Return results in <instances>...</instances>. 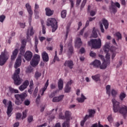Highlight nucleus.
I'll return each mask as SVG.
<instances>
[{"instance_id": "f257e3e1", "label": "nucleus", "mask_w": 127, "mask_h": 127, "mask_svg": "<svg viewBox=\"0 0 127 127\" xmlns=\"http://www.w3.org/2000/svg\"><path fill=\"white\" fill-rule=\"evenodd\" d=\"M113 105V111L114 113H120L123 115L124 119H126L127 115V106L124 105L122 107H120V102L116 101V99H112Z\"/></svg>"}, {"instance_id": "f03ea898", "label": "nucleus", "mask_w": 127, "mask_h": 127, "mask_svg": "<svg viewBox=\"0 0 127 127\" xmlns=\"http://www.w3.org/2000/svg\"><path fill=\"white\" fill-rule=\"evenodd\" d=\"M71 117V113L68 111H65V116L62 115V114H60L59 118L62 120H66L63 124V127H70V118Z\"/></svg>"}, {"instance_id": "7ed1b4c3", "label": "nucleus", "mask_w": 127, "mask_h": 127, "mask_svg": "<svg viewBox=\"0 0 127 127\" xmlns=\"http://www.w3.org/2000/svg\"><path fill=\"white\" fill-rule=\"evenodd\" d=\"M88 44L93 49H99L102 46V41L101 39H91L88 42Z\"/></svg>"}, {"instance_id": "20e7f679", "label": "nucleus", "mask_w": 127, "mask_h": 127, "mask_svg": "<svg viewBox=\"0 0 127 127\" xmlns=\"http://www.w3.org/2000/svg\"><path fill=\"white\" fill-rule=\"evenodd\" d=\"M103 50L105 53H107L105 57L106 60H105V59L104 58V56L102 55H100L99 56V57H100V58H101L102 60H104V61H105V62H106L107 63H110V59L111 58V56L110 55V54L108 53L109 51H110V45H109V44L106 43L105 45Z\"/></svg>"}, {"instance_id": "39448f33", "label": "nucleus", "mask_w": 127, "mask_h": 127, "mask_svg": "<svg viewBox=\"0 0 127 127\" xmlns=\"http://www.w3.org/2000/svg\"><path fill=\"white\" fill-rule=\"evenodd\" d=\"M14 97L16 99L15 101V105L19 106L25 100V98L27 97V94L26 93H23L21 94H15Z\"/></svg>"}, {"instance_id": "423d86ee", "label": "nucleus", "mask_w": 127, "mask_h": 127, "mask_svg": "<svg viewBox=\"0 0 127 127\" xmlns=\"http://www.w3.org/2000/svg\"><path fill=\"white\" fill-rule=\"evenodd\" d=\"M47 26H51L52 29V32H55L58 28V25L57 24V21L55 18H49L47 21Z\"/></svg>"}, {"instance_id": "0eeeda50", "label": "nucleus", "mask_w": 127, "mask_h": 127, "mask_svg": "<svg viewBox=\"0 0 127 127\" xmlns=\"http://www.w3.org/2000/svg\"><path fill=\"white\" fill-rule=\"evenodd\" d=\"M20 73V68L17 69L13 77V80H14V84L16 86H19L21 84L22 79L19 77V73Z\"/></svg>"}, {"instance_id": "6e6552de", "label": "nucleus", "mask_w": 127, "mask_h": 127, "mask_svg": "<svg viewBox=\"0 0 127 127\" xmlns=\"http://www.w3.org/2000/svg\"><path fill=\"white\" fill-rule=\"evenodd\" d=\"M40 61V56L37 54H35L30 62V64L32 67H36V65L39 64Z\"/></svg>"}, {"instance_id": "1a4fd4ad", "label": "nucleus", "mask_w": 127, "mask_h": 127, "mask_svg": "<svg viewBox=\"0 0 127 127\" xmlns=\"http://www.w3.org/2000/svg\"><path fill=\"white\" fill-rule=\"evenodd\" d=\"M8 58H9V56L8 55L2 52L0 55V66H3L6 63V61L8 60Z\"/></svg>"}, {"instance_id": "9d476101", "label": "nucleus", "mask_w": 127, "mask_h": 127, "mask_svg": "<svg viewBox=\"0 0 127 127\" xmlns=\"http://www.w3.org/2000/svg\"><path fill=\"white\" fill-rule=\"evenodd\" d=\"M117 7H118V8H120V7H121V4H120V3L118 2H116L115 3L114 2V1H111V5L109 7L110 9L112 10V11H113L114 13H116V12L118 11Z\"/></svg>"}, {"instance_id": "9b49d317", "label": "nucleus", "mask_w": 127, "mask_h": 127, "mask_svg": "<svg viewBox=\"0 0 127 127\" xmlns=\"http://www.w3.org/2000/svg\"><path fill=\"white\" fill-rule=\"evenodd\" d=\"M32 52L29 51H27L24 54V58L27 61H30L32 59Z\"/></svg>"}, {"instance_id": "f8f14e48", "label": "nucleus", "mask_w": 127, "mask_h": 127, "mask_svg": "<svg viewBox=\"0 0 127 127\" xmlns=\"http://www.w3.org/2000/svg\"><path fill=\"white\" fill-rule=\"evenodd\" d=\"M29 85V81H28V80H26L23 84L19 86V90L20 91H24L26 88H27V86Z\"/></svg>"}, {"instance_id": "ddd939ff", "label": "nucleus", "mask_w": 127, "mask_h": 127, "mask_svg": "<svg viewBox=\"0 0 127 127\" xmlns=\"http://www.w3.org/2000/svg\"><path fill=\"white\" fill-rule=\"evenodd\" d=\"M12 109V103L11 101H9L8 103V106L7 109V115L9 117L11 116V113L13 111Z\"/></svg>"}, {"instance_id": "4468645a", "label": "nucleus", "mask_w": 127, "mask_h": 127, "mask_svg": "<svg viewBox=\"0 0 127 127\" xmlns=\"http://www.w3.org/2000/svg\"><path fill=\"white\" fill-rule=\"evenodd\" d=\"M90 65L93 66L94 68H100V66H101V61L95 60L94 61L91 63Z\"/></svg>"}, {"instance_id": "2eb2a0df", "label": "nucleus", "mask_w": 127, "mask_h": 127, "mask_svg": "<svg viewBox=\"0 0 127 127\" xmlns=\"http://www.w3.org/2000/svg\"><path fill=\"white\" fill-rule=\"evenodd\" d=\"M42 58L44 62H48L49 61V56L46 52H43L42 53Z\"/></svg>"}, {"instance_id": "dca6fc26", "label": "nucleus", "mask_w": 127, "mask_h": 127, "mask_svg": "<svg viewBox=\"0 0 127 127\" xmlns=\"http://www.w3.org/2000/svg\"><path fill=\"white\" fill-rule=\"evenodd\" d=\"M65 67H68L69 69H73L74 64L72 61H66L64 64Z\"/></svg>"}, {"instance_id": "f3484780", "label": "nucleus", "mask_w": 127, "mask_h": 127, "mask_svg": "<svg viewBox=\"0 0 127 127\" xmlns=\"http://www.w3.org/2000/svg\"><path fill=\"white\" fill-rule=\"evenodd\" d=\"M64 97V95H60L59 97H55L53 98L52 102L53 103H58L60 101H62Z\"/></svg>"}, {"instance_id": "a211bd4d", "label": "nucleus", "mask_w": 127, "mask_h": 127, "mask_svg": "<svg viewBox=\"0 0 127 127\" xmlns=\"http://www.w3.org/2000/svg\"><path fill=\"white\" fill-rule=\"evenodd\" d=\"M20 65H21V57H18L16 59L14 64V67L15 69H17L18 67L20 66Z\"/></svg>"}, {"instance_id": "6ab92c4d", "label": "nucleus", "mask_w": 127, "mask_h": 127, "mask_svg": "<svg viewBox=\"0 0 127 127\" xmlns=\"http://www.w3.org/2000/svg\"><path fill=\"white\" fill-rule=\"evenodd\" d=\"M25 7L27 8V10L29 14V15H32L33 14V12L32 11V9H31V6L28 3L25 4Z\"/></svg>"}, {"instance_id": "aec40b11", "label": "nucleus", "mask_w": 127, "mask_h": 127, "mask_svg": "<svg viewBox=\"0 0 127 127\" xmlns=\"http://www.w3.org/2000/svg\"><path fill=\"white\" fill-rule=\"evenodd\" d=\"M64 85V83L63 82V80L62 78H60L59 80V82L58 83V88L60 90H63V86Z\"/></svg>"}, {"instance_id": "412c9836", "label": "nucleus", "mask_w": 127, "mask_h": 127, "mask_svg": "<svg viewBox=\"0 0 127 127\" xmlns=\"http://www.w3.org/2000/svg\"><path fill=\"white\" fill-rule=\"evenodd\" d=\"M18 53V50L17 49H15L12 53V55L11 57V60H14L16 58L17 54Z\"/></svg>"}, {"instance_id": "4be33fe9", "label": "nucleus", "mask_w": 127, "mask_h": 127, "mask_svg": "<svg viewBox=\"0 0 127 127\" xmlns=\"http://www.w3.org/2000/svg\"><path fill=\"white\" fill-rule=\"evenodd\" d=\"M46 14L47 16H51L53 14V11L51 10L49 8H46Z\"/></svg>"}, {"instance_id": "5701e85b", "label": "nucleus", "mask_w": 127, "mask_h": 127, "mask_svg": "<svg viewBox=\"0 0 127 127\" xmlns=\"http://www.w3.org/2000/svg\"><path fill=\"white\" fill-rule=\"evenodd\" d=\"M108 64H110V63H107L106 62V61H104V62L102 64H100L99 68L100 69H106L108 66Z\"/></svg>"}, {"instance_id": "b1692460", "label": "nucleus", "mask_w": 127, "mask_h": 127, "mask_svg": "<svg viewBox=\"0 0 127 127\" xmlns=\"http://www.w3.org/2000/svg\"><path fill=\"white\" fill-rule=\"evenodd\" d=\"M86 97H85V96L83 94H81V98H77L76 99L77 101H78V103H83L84 102L85 100H86Z\"/></svg>"}, {"instance_id": "393cba45", "label": "nucleus", "mask_w": 127, "mask_h": 127, "mask_svg": "<svg viewBox=\"0 0 127 127\" xmlns=\"http://www.w3.org/2000/svg\"><path fill=\"white\" fill-rule=\"evenodd\" d=\"M102 23L104 25L105 29H108L109 28V22L106 19H102Z\"/></svg>"}, {"instance_id": "a878e982", "label": "nucleus", "mask_w": 127, "mask_h": 127, "mask_svg": "<svg viewBox=\"0 0 127 127\" xmlns=\"http://www.w3.org/2000/svg\"><path fill=\"white\" fill-rule=\"evenodd\" d=\"M88 112L89 113V116L90 118H93L94 116H95V114H96V111L92 109H88Z\"/></svg>"}, {"instance_id": "bb28decb", "label": "nucleus", "mask_w": 127, "mask_h": 127, "mask_svg": "<svg viewBox=\"0 0 127 127\" xmlns=\"http://www.w3.org/2000/svg\"><path fill=\"white\" fill-rule=\"evenodd\" d=\"M9 90L11 94H18L19 93L18 90L15 89L11 87H9Z\"/></svg>"}, {"instance_id": "cd10ccee", "label": "nucleus", "mask_w": 127, "mask_h": 127, "mask_svg": "<svg viewBox=\"0 0 127 127\" xmlns=\"http://www.w3.org/2000/svg\"><path fill=\"white\" fill-rule=\"evenodd\" d=\"M41 72H39L38 71H36L34 75V77L35 78L36 80H38L40 77H41Z\"/></svg>"}, {"instance_id": "c85d7f7f", "label": "nucleus", "mask_w": 127, "mask_h": 127, "mask_svg": "<svg viewBox=\"0 0 127 127\" xmlns=\"http://www.w3.org/2000/svg\"><path fill=\"white\" fill-rule=\"evenodd\" d=\"M74 53V48L72 45H70L68 48V54L69 56L72 55Z\"/></svg>"}, {"instance_id": "c756f323", "label": "nucleus", "mask_w": 127, "mask_h": 127, "mask_svg": "<svg viewBox=\"0 0 127 127\" xmlns=\"http://www.w3.org/2000/svg\"><path fill=\"white\" fill-rule=\"evenodd\" d=\"M92 37H94V38H97L98 37V34L97 33V29H96V28L93 27V30H92Z\"/></svg>"}, {"instance_id": "7c9ffc66", "label": "nucleus", "mask_w": 127, "mask_h": 127, "mask_svg": "<svg viewBox=\"0 0 127 127\" xmlns=\"http://www.w3.org/2000/svg\"><path fill=\"white\" fill-rule=\"evenodd\" d=\"M92 78L93 80L95 81V82H98V81H100V74H96L95 75L92 76Z\"/></svg>"}, {"instance_id": "2f4dec72", "label": "nucleus", "mask_w": 127, "mask_h": 127, "mask_svg": "<svg viewBox=\"0 0 127 127\" xmlns=\"http://www.w3.org/2000/svg\"><path fill=\"white\" fill-rule=\"evenodd\" d=\"M42 27V33L43 34H45L46 33V28H45V26L44 25V21H41Z\"/></svg>"}, {"instance_id": "473e14b6", "label": "nucleus", "mask_w": 127, "mask_h": 127, "mask_svg": "<svg viewBox=\"0 0 127 127\" xmlns=\"http://www.w3.org/2000/svg\"><path fill=\"white\" fill-rule=\"evenodd\" d=\"M106 93L108 94L109 96H111V85H108L106 86Z\"/></svg>"}, {"instance_id": "72a5a7b5", "label": "nucleus", "mask_w": 127, "mask_h": 127, "mask_svg": "<svg viewBox=\"0 0 127 127\" xmlns=\"http://www.w3.org/2000/svg\"><path fill=\"white\" fill-rule=\"evenodd\" d=\"M126 97H127L126 93L125 92H121L119 95L120 100L123 101Z\"/></svg>"}, {"instance_id": "f704fd0d", "label": "nucleus", "mask_w": 127, "mask_h": 127, "mask_svg": "<svg viewBox=\"0 0 127 127\" xmlns=\"http://www.w3.org/2000/svg\"><path fill=\"white\" fill-rule=\"evenodd\" d=\"M76 45H78V47H80L82 45V41H81V38H77L75 42Z\"/></svg>"}, {"instance_id": "c9c22d12", "label": "nucleus", "mask_w": 127, "mask_h": 127, "mask_svg": "<svg viewBox=\"0 0 127 127\" xmlns=\"http://www.w3.org/2000/svg\"><path fill=\"white\" fill-rule=\"evenodd\" d=\"M19 51L20 54L21 55H23V54H24V52H25V47L21 46Z\"/></svg>"}, {"instance_id": "e433bc0d", "label": "nucleus", "mask_w": 127, "mask_h": 127, "mask_svg": "<svg viewBox=\"0 0 127 127\" xmlns=\"http://www.w3.org/2000/svg\"><path fill=\"white\" fill-rule=\"evenodd\" d=\"M49 80L48 79L45 84V86L44 87V88H43L42 89V92H45V91H46V89H47V87H48V85H49Z\"/></svg>"}, {"instance_id": "4c0bfd02", "label": "nucleus", "mask_w": 127, "mask_h": 127, "mask_svg": "<svg viewBox=\"0 0 127 127\" xmlns=\"http://www.w3.org/2000/svg\"><path fill=\"white\" fill-rule=\"evenodd\" d=\"M67 15V10H63L61 12V16L62 18H65Z\"/></svg>"}, {"instance_id": "58836bf2", "label": "nucleus", "mask_w": 127, "mask_h": 127, "mask_svg": "<svg viewBox=\"0 0 127 127\" xmlns=\"http://www.w3.org/2000/svg\"><path fill=\"white\" fill-rule=\"evenodd\" d=\"M69 32H70V24H68L66 26V35H65V38H68V34H69Z\"/></svg>"}, {"instance_id": "ea45409f", "label": "nucleus", "mask_w": 127, "mask_h": 127, "mask_svg": "<svg viewBox=\"0 0 127 127\" xmlns=\"http://www.w3.org/2000/svg\"><path fill=\"white\" fill-rule=\"evenodd\" d=\"M71 91V87L65 85L64 88V93H70Z\"/></svg>"}, {"instance_id": "a19ab883", "label": "nucleus", "mask_w": 127, "mask_h": 127, "mask_svg": "<svg viewBox=\"0 0 127 127\" xmlns=\"http://www.w3.org/2000/svg\"><path fill=\"white\" fill-rule=\"evenodd\" d=\"M118 94V91L115 89H112L111 91V95L113 98H115Z\"/></svg>"}, {"instance_id": "79ce46f5", "label": "nucleus", "mask_w": 127, "mask_h": 127, "mask_svg": "<svg viewBox=\"0 0 127 127\" xmlns=\"http://www.w3.org/2000/svg\"><path fill=\"white\" fill-rule=\"evenodd\" d=\"M28 29H29L30 36H32L34 34V31L33 30V27H30Z\"/></svg>"}, {"instance_id": "37998d69", "label": "nucleus", "mask_w": 127, "mask_h": 127, "mask_svg": "<svg viewBox=\"0 0 127 127\" xmlns=\"http://www.w3.org/2000/svg\"><path fill=\"white\" fill-rule=\"evenodd\" d=\"M38 8H39V5L35 3V14H37L38 13Z\"/></svg>"}, {"instance_id": "c03bdc74", "label": "nucleus", "mask_w": 127, "mask_h": 127, "mask_svg": "<svg viewBox=\"0 0 127 127\" xmlns=\"http://www.w3.org/2000/svg\"><path fill=\"white\" fill-rule=\"evenodd\" d=\"M115 35L117 37L118 40H119V39H122V34L119 32H116Z\"/></svg>"}, {"instance_id": "a18cd8bd", "label": "nucleus", "mask_w": 127, "mask_h": 127, "mask_svg": "<svg viewBox=\"0 0 127 127\" xmlns=\"http://www.w3.org/2000/svg\"><path fill=\"white\" fill-rule=\"evenodd\" d=\"M37 93H38V86L36 87L34 91V92H33L34 97H36V96H37Z\"/></svg>"}, {"instance_id": "49530a36", "label": "nucleus", "mask_w": 127, "mask_h": 127, "mask_svg": "<svg viewBox=\"0 0 127 127\" xmlns=\"http://www.w3.org/2000/svg\"><path fill=\"white\" fill-rule=\"evenodd\" d=\"M60 51L59 53L60 55H62V53H63V45L61 43L60 45Z\"/></svg>"}, {"instance_id": "de8ad7c7", "label": "nucleus", "mask_w": 127, "mask_h": 127, "mask_svg": "<svg viewBox=\"0 0 127 127\" xmlns=\"http://www.w3.org/2000/svg\"><path fill=\"white\" fill-rule=\"evenodd\" d=\"M26 35L27 40H28V41H30V35L29 34V29L27 30Z\"/></svg>"}, {"instance_id": "09e8293b", "label": "nucleus", "mask_w": 127, "mask_h": 127, "mask_svg": "<svg viewBox=\"0 0 127 127\" xmlns=\"http://www.w3.org/2000/svg\"><path fill=\"white\" fill-rule=\"evenodd\" d=\"M27 121H28V122H29V123L33 122V116H29L28 117Z\"/></svg>"}, {"instance_id": "8fccbe9b", "label": "nucleus", "mask_w": 127, "mask_h": 127, "mask_svg": "<svg viewBox=\"0 0 127 127\" xmlns=\"http://www.w3.org/2000/svg\"><path fill=\"white\" fill-rule=\"evenodd\" d=\"M100 28L101 32L102 33H105V29H104V25H103V24L101 23L100 25Z\"/></svg>"}, {"instance_id": "3c124183", "label": "nucleus", "mask_w": 127, "mask_h": 127, "mask_svg": "<svg viewBox=\"0 0 127 127\" xmlns=\"http://www.w3.org/2000/svg\"><path fill=\"white\" fill-rule=\"evenodd\" d=\"M24 105H25V106H29V105H30V101L28 99L25 100L24 102Z\"/></svg>"}, {"instance_id": "603ef678", "label": "nucleus", "mask_w": 127, "mask_h": 127, "mask_svg": "<svg viewBox=\"0 0 127 127\" xmlns=\"http://www.w3.org/2000/svg\"><path fill=\"white\" fill-rule=\"evenodd\" d=\"M107 119L108 120V122H109V123H112L114 121V119H113V117H112V115L109 116L107 118Z\"/></svg>"}, {"instance_id": "864d4df0", "label": "nucleus", "mask_w": 127, "mask_h": 127, "mask_svg": "<svg viewBox=\"0 0 127 127\" xmlns=\"http://www.w3.org/2000/svg\"><path fill=\"white\" fill-rule=\"evenodd\" d=\"M56 55L54 57V62H55L56 61H59V58L57 57V51L55 52Z\"/></svg>"}, {"instance_id": "5fc2aeb1", "label": "nucleus", "mask_w": 127, "mask_h": 127, "mask_svg": "<svg viewBox=\"0 0 127 127\" xmlns=\"http://www.w3.org/2000/svg\"><path fill=\"white\" fill-rule=\"evenodd\" d=\"M5 19V16L4 15H2L0 16V22H3V20Z\"/></svg>"}, {"instance_id": "6e6d98bb", "label": "nucleus", "mask_w": 127, "mask_h": 127, "mask_svg": "<svg viewBox=\"0 0 127 127\" xmlns=\"http://www.w3.org/2000/svg\"><path fill=\"white\" fill-rule=\"evenodd\" d=\"M22 116V115L21 113H17L16 115V120H19V119H20V118H21Z\"/></svg>"}, {"instance_id": "4d7b16f0", "label": "nucleus", "mask_w": 127, "mask_h": 127, "mask_svg": "<svg viewBox=\"0 0 127 127\" xmlns=\"http://www.w3.org/2000/svg\"><path fill=\"white\" fill-rule=\"evenodd\" d=\"M38 45V39L37 38V36L35 37V47H36Z\"/></svg>"}, {"instance_id": "13d9d810", "label": "nucleus", "mask_w": 127, "mask_h": 127, "mask_svg": "<svg viewBox=\"0 0 127 127\" xmlns=\"http://www.w3.org/2000/svg\"><path fill=\"white\" fill-rule=\"evenodd\" d=\"M96 54L95 53H94L93 51L90 52V56L91 57H96Z\"/></svg>"}, {"instance_id": "bf43d9fd", "label": "nucleus", "mask_w": 127, "mask_h": 127, "mask_svg": "<svg viewBox=\"0 0 127 127\" xmlns=\"http://www.w3.org/2000/svg\"><path fill=\"white\" fill-rule=\"evenodd\" d=\"M33 80H31L30 82L29 87L30 89H33Z\"/></svg>"}, {"instance_id": "052dcab7", "label": "nucleus", "mask_w": 127, "mask_h": 127, "mask_svg": "<svg viewBox=\"0 0 127 127\" xmlns=\"http://www.w3.org/2000/svg\"><path fill=\"white\" fill-rule=\"evenodd\" d=\"M72 83H73V81H72V80H70L69 81L67 82V83L66 84V86L70 87V86L72 85Z\"/></svg>"}, {"instance_id": "680f3d73", "label": "nucleus", "mask_w": 127, "mask_h": 127, "mask_svg": "<svg viewBox=\"0 0 127 127\" xmlns=\"http://www.w3.org/2000/svg\"><path fill=\"white\" fill-rule=\"evenodd\" d=\"M85 4H86V2L83 1L80 6V9H83Z\"/></svg>"}, {"instance_id": "e2e57ef3", "label": "nucleus", "mask_w": 127, "mask_h": 127, "mask_svg": "<svg viewBox=\"0 0 127 127\" xmlns=\"http://www.w3.org/2000/svg\"><path fill=\"white\" fill-rule=\"evenodd\" d=\"M26 45V41H25V40H23L22 41L21 46H24V47H25Z\"/></svg>"}, {"instance_id": "0e129e2a", "label": "nucleus", "mask_w": 127, "mask_h": 127, "mask_svg": "<svg viewBox=\"0 0 127 127\" xmlns=\"http://www.w3.org/2000/svg\"><path fill=\"white\" fill-rule=\"evenodd\" d=\"M19 24L21 28H24L25 27V23H20Z\"/></svg>"}, {"instance_id": "69168bd1", "label": "nucleus", "mask_w": 127, "mask_h": 127, "mask_svg": "<svg viewBox=\"0 0 127 127\" xmlns=\"http://www.w3.org/2000/svg\"><path fill=\"white\" fill-rule=\"evenodd\" d=\"M26 117H27L26 110H25L24 112H23L22 120H23V119H25V118H26Z\"/></svg>"}, {"instance_id": "338daca9", "label": "nucleus", "mask_w": 127, "mask_h": 127, "mask_svg": "<svg viewBox=\"0 0 127 127\" xmlns=\"http://www.w3.org/2000/svg\"><path fill=\"white\" fill-rule=\"evenodd\" d=\"M55 94H56V92H52V93L49 95V97L51 98V99H52V98H53V97H55Z\"/></svg>"}, {"instance_id": "774afa93", "label": "nucleus", "mask_w": 127, "mask_h": 127, "mask_svg": "<svg viewBox=\"0 0 127 127\" xmlns=\"http://www.w3.org/2000/svg\"><path fill=\"white\" fill-rule=\"evenodd\" d=\"M96 15V11L94 10H92L90 11V15L91 16H94Z\"/></svg>"}]
</instances>
